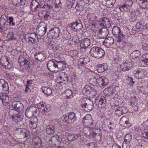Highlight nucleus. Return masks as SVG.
Listing matches in <instances>:
<instances>
[{
	"label": "nucleus",
	"instance_id": "1",
	"mask_svg": "<svg viewBox=\"0 0 148 148\" xmlns=\"http://www.w3.org/2000/svg\"><path fill=\"white\" fill-rule=\"evenodd\" d=\"M8 14L6 13L1 15L0 18V32L3 33L6 29L8 25L11 28L15 25V21L12 16L8 17Z\"/></svg>",
	"mask_w": 148,
	"mask_h": 148
},
{
	"label": "nucleus",
	"instance_id": "2",
	"mask_svg": "<svg viewBox=\"0 0 148 148\" xmlns=\"http://www.w3.org/2000/svg\"><path fill=\"white\" fill-rule=\"evenodd\" d=\"M65 62L62 61H58L53 59L49 61L47 64V69L50 72L57 73L64 69Z\"/></svg>",
	"mask_w": 148,
	"mask_h": 148
},
{
	"label": "nucleus",
	"instance_id": "3",
	"mask_svg": "<svg viewBox=\"0 0 148 148\" xmlns=\"http://www.w3.org/2000/svg\"><path fill=\"white\" fill-rule=\"evenodd\" d=\"M79 101L81 107L86 112H89L93 109L94 103L90 99L81 98Z\"/></svg>",
	"mask_w": 148,
	"mask_h": 148
},
{
	"label": "nucleus",
	"instance_id": "4",
	"mask_svg": "<svg viewBox=\"0 0 148 148\" xmlns=\"http://www.w3.org/2000/svg\"><path fill=\"white\" fill-rule=\"evenodd\" d=\"M18 63L20 65L22 71L25 70H29L30 68L29 59L24 55H20L18 60Z\"/></svg>",
	"mask_w": 148,
	"mask_h": 148
},
{
	"label": "nucleus",
	"instance_id": "5",
	"mask_svg": "<svg viewBox=\"0 0 148 148\" xmlns=\"http://www.w3.org/2000/svg\"><path fill=\"white\" fill-rule=\"evenodd\" d=\"M90 55L97 59L102 58L105 55L104 50L101 48L94 46L91 48L89 51Z\"/></svg>",
	"mask_w": 148,
	"mask_h": 148
},
{
	"label": "nucleus",
	"instance_id": "6",
	"mask_svg": "<svg viewBox=\"0 0 148 148\" xmlns=\"http://www.w3.org/2000/svg\"><path fill=\"white\" fill-rule=\"evenodd\" d=\"M82 27L81 21L80 20H78L70 24L67 27V29H70L71 32H74L79 31Z\"/></svg>",
	"mask_w": 148,
	"mask_h": 148
},
{
	"label": "nucleus",
	"instance_id": "7",
	"mask_svg": "<svg viewBox=\"0 0 148 148\" xmlns=\"http://www.w3.org/2000/svg\"><path fill=\"white\" fill-rule=\"evenodd\" d=\"M63 121L68 123H74L77 119L76 114L73 112H70L67 115H63L62 117Z\"/></svg>",
	"mask_w": 148,
	"mask_h": 148
},
{
	"label": "nucleus",
	"instance_id": "8",
	"mask_svg": "<svg viewBox=\"0 0 148 148\" xmlns=\"http://www.w3.org/2000/svg\"><path fill=\"white\" fill-rule=\"evenodd\" d=\"M60 30L58 27H54L52 28L47 33V36L50 38H56L59 37Z\"/></svg>",
	"mask_w": 148,
	"mask_h": 148
},
{
	"label": "nucleus",
	"instance_id": "9",
	"mask_svg": "<svg viewBox=\"0 0 148 148\" xmlns=\"http://www.w3.org/2000/svg\"><path fill=\"white\" fill-rule=\"evenodd\" d=\"M47 27L46 24L43 22L40 23L38 26L36 32L40 36H42L45 34L47 29Z\"/></svg>",
	"mask_w": 148,
	"mask_h": 148
},
{
	"label": "nucleus",
	"instance_id": "10",
	"mask_svg": "<svg viewBox=\"0 0 148 148\" xmlns=\"http://www.w3.org/2000/svg\"><path fill=\"white\" fill-rule=\"evenodd\" d=\"M133 66V62L130 60H126L125 62L122 63L120 67L123 71H125L131 69Z\"/></svg>",
	"mask_w": 148,
	"mask_h": 148
},
{
	"label": "nucleus",
	"instance_id": "11",
	"mask_svg": "<svg viewBox=\"0 0 148 148\" xmlns=\"http://www.w3.org/2000/svg\"><path fill=\"white\" fill-rule=\"evenodd\" d=\"M12 106L15 110L21 112V114L24 112V110H23V106L19 101H13L12 103Z\"/></svg>",
	"mask_w": 148,
	"mask_h": 148
},
{
	"label": "nucleus",
	"instance_id": "12",
	"mask_svg": "<svg viewBox=\"0 0 148 148\" xmlns=\"http://www.w3.org/2000/svg\"><path fill=\"white\" fill-rule=\"evenodd\" d=\"M109 34L108 29L106 27H104L100 29L97 33L98 39H104Z\"/></svg>",
	"mask_w": 148,
	"mask_h": 148
},
{
	"label": "nucleus",
	"instance_id": "13",
	"mask_svg": "<svg viewBox=\"0 0 148 148\" xmlns=\"http://www.w3.org/2000/svg\"><path fill=\"white\" fill-rule=\"evenodd\" d=\"M37 112L36 107L32 106L28 107L26 110L25 115L28 118H30L33 115L36 114Z\"/></svg>",
	"mask_w": 148,
	"mask_h": 148
},
{
	"label": "nucleus",
	"instance_id": "14",
	"mask_svg": "<svg viewBox=\"0 0 148 148\" xmlns=\"http://www.w3.org/2000/svg\"><path fill=\"white\" fill-rule=\"evenodd\" d=\"M118 37L116 42L117 47L121 48H124L126 45V42L124 40L125 38V35H121Z\"/></svg>",
	"mask_w": 148,
	"mask_h": 148
},
{
	"label": "nucleus",
	"instance_id": "15",
	"mask_svg": "<svg viewBox=\"0 0 148 148\" xmlns=\"http://www.w3.org/2000/svg\"><path fill=\"white\" fill-rule=\"evenodd\" d=\"M28 38H25L26 41L29 44H35L36 42V39L38 36L35 33H29L28 34Z\"/></svg>",
	"mask_w": 148,
	"mask_h": 148
},
{
	"label": "nucleus",
	"instance_id": "16",
	"mask_svg": "<svg viewBox=\"0 0 148 148\" xmlns=\"http://www.w3.org/2000/svg\"><path fill=\"white\" fill-rule=\"evenodd\" d=\"M38 0H33L31 3V8L33 11H37L41 8H42L43 6L38 1Z\"/></svg>",
	"mask_w": 148,
	"mask_h": 148
},
{
	"label": "nucleus",
	"instance_id": "17",
	"mask_svg": "<svg viewBox=\"0 0 148 148\" xmlns=\"http://www.w3.org/2000/svg\"><path fill=\"white\" fill-rule=\"evenodd\" d=\"M34 56L36 60L40 62L43 61L46 58L45 53L44 52H37L34 54Z\"/></svg>",
	"mask_w": 148,
	"mask_h": 148
},
{
	"label": "nucleus",
	"instance_id": "18",
	"mask_svg": "<svg viewBox=\"0 0 148 148\" xmlns=\"http://www.w3.org/2000/svg\"><path fill=\"white\" fill-rule=\"evenodd\" d=\"M106 99L104 97L99 99H96V103L99 108H103L106 106Z\"/></svg>",
	"mask_w": 148,
	"mask_h": 148
},
{
	"label": "nucleus",
	"instance_id": "19",
	"mask_svg": "<svg viewBox=\"0 0 148 148\" xmlns=\"http://www.w3.org/2000/svg\"><path fill=\"white\" fill-rule=\"evenodd\" d=\"M38 107L40 112L44 113L49 112L50 110L49 105L44 106V104H41V103L38 104Z\"/></svg>",
	"mask_w": 148,
	"mask_h": 148
},
{
	"label": "nucleus",
	"instance_id": "20",
	"mask_svg": "<svg viewBox=\"0 0 148 148\" xmlns=\"http://www.w3.org/2000/svg\"><path fill=\"white\" fill-rule=\"evenodd\" d=\"M114 42V38L112 37H109L106 39L103 43L107 47H109L113 45Z\"/></svg>",
	"mask_w": 148,
	"mask_h": 148
},
{
	"label": "nucleus",
	"instance_id": "21",
	"mask_svg": "<svg viewBox=\"0 0 148 148\" xmlns=\"http://www.w3.org/2000/svg\"><path fill=\"white\" fill-rule=\"evenodd\" d=\"M90 40L88 38L82 39L81 41L80 46L82 48L86 49L90 46Z\"/></svg>",
	"mask_w": 148,
	"mask_h": 148
},
{
	"label": "nucleus",
	"instance_id": "22",
	"mask_svg": "<svg viewBox=\"0 0 148 148\" xmlns=\"http://www.w3.org/2000/svg\"><path fill=\"white\" fill-rule=\"evenodd\" d=\"M62 140V139L58 135H55L53 136L50 139V141L55 145L58 143L61 142Z\"/></svg>",
	"mask_w": 148,
	"mask_h": 148
},
{
	"label": "nucleus",
	"instance_id": "23",
	"mask_svg": "<svg viewBox=\"0 0 148 148\" xmlns=\"http://www.w3.org/2000/svg\"><path fill=\"white\" fill-rule=\"evenodd\" d=\"M112 33L114 36H118V37L121 36V35H124L122 32H121L120 28L117 26H115L112 28Z\"/></svg>",
	"mask_w": 148,
	"mask_h": 148
},
{
	"label": "nucleus",
	"instance_id": "24",
	"mask_svg": "<svg viewBox=\"0 0 148 148\" xmlns=\"http://www.w3.org/2000/svg\"><path fill=\"white\" fill-rule=\"evenodd\" d=\"M87 18L90 21L93 23H97L98 20L97 16L93 13H90L88 14L87 16Z\"/></svg>",
	"mask_w": 148,
	"mask_h": 148
},
{
	"label": "nucleus",
	"instance_id": "25",
	"mask_svg": "<svg viewBox=\"0 0 148 148\" xmlns=\"http://www.w3.org/2000/svg\"><path fill=\"white\" fill-rule=\"evenodd\" d=\"M0 87H2L3 90L7 91L8 90V84L4 79H0Z\"/></svg>",
	"mask_w": 148,
	"mask_h": 148
},
{
	"label": "nucleus",
	"instance_id": "26",
	"mask_svg": "<svg viewBox=\"0 0 148 148\" xmlns=\"http://www.w3.org/2000/svg\"><path fill=\"white\" fill-rule=\"evenodd\" d=\"M55 130V127L53 125L47 126L46 129L47 133L48 134H53Z\"/></svg>",
	"mask_w": 148,
	"mask_h": 148
},
{
	"label": "nucleus",
	"instance_id": "27",
	"mask_svg": "<svg viewBox=\"0 0 148 148\" xmlns=\"http://www.w3.org/2000/svg\"><path fill=\"white\" fill-rule=\"evenodd\" d=\"M140 61L141 63L143 62L144 63L145 66L148 65V53H145L143 55V56L140 57Z\"/></svg>",
	"mask_w": 148,
	"mask_h": 148
},
{
	"label": "nucleus",
	"instance_id": "28",
	"mask_svg": "<svg viewBox=\"0 0 148 148\" xmlns=\"http://www.w3.org/2000/svg\"><path fill=\"white\" fill-rule=\"evenodd\" d=\"M21 114V112L17 114H15L11 116V118L14 121L18 122L19 121H20L22 119V115H20Z\"/></svg>",
	"mask_w": 148,
	"mask_h": 148
},
{
	"label": "nucleus",
	"instance_id": "29",
	"mask_svg": "<svg viewBox=\"0 0 148 148\" xmlns=\"http://www.w3.org/2000/svg\"><path fill=\"white\" fill-rule=\"evenodd\" d=\"M41 90L44 94L47 96H49L52 92V90L50 88H47L45 86L42 87Z\"/></svg>",
	"mask_w": 148,
	"mask_h": 148
},
{
	"label": "nucleus",
	"instance_id": "30",
	"mask_svg": "<svg viewBox=\"0 0 148 148\" xmlns=\"http://www.w3.org/2000/svg\"><path fill=\"white\" fill-rule=\"evenodd\" d=\"M90 58L88 56L82 57L80 58L79 60V62L81 65H85L89 62Z\"/></svg>",
	"mask_w": 148,
	"mask_h": 148
},
{
	"label": "nucleus",
	"instance_id": "31",
	"mask_svg": "<svg viewBox=\"0 0 148 148\" xmlns=\"http://www.w3.org/2000/svg\"><path fill=\"white\" fill-rule=\"evenodd\" d=\"M80 135L79 134H69L68 136V139L70 141H73L79 138Z\"/></svg>",
	"mask_w": 148,
	"mask_h": 148
},
{
	"label": "nucleus",
	"instance_id": "32",
	"mask_svg": "<svg viewBox=\"0 0 148 148\" xmlns=\"http://www.w3.org/2000/svg\"><path fill=\"white\" fill-rule=\"evenodd\" d=\"M34 147L35 148H40L41 145V141L39 137H36L34 138Z\"/></svg>",
	"mask_w": 148,
	"mask_h": 148
},
{
	"label": "nucleus",
	"instance_id": "33",
	"mask_svg": "<svg viewBox=\"0 0 148 148\" xmlns=\"http://www.w3.org/2000/svg\"><path fill=\"white\" fill-rule=\"evenodd\" d=\"M0 99H1L3 103L8 104L10 102L9 96L6 94L0 95Z\"/></svg>",
	"mask_w": 148,
	"mask_h": 148
},
{
	"label": "nucleus",
	"instance_id": "34",
	"mask_svg": "<svg viewBox=\"0 0 148 148\" xmlns=\"http://www.w3.org/2000/svg\"><path fill=\"white\" fill-rule=\"evenodd\" d=\"M99 22H102L101 24L103 25V26H109L110 25V22L108 19L106 17L100 18Z\"/></svg>",
	"mask_w": 148,
	"mask_h": 148
},
{
	"label": "nucleus",
	"instance_id": "35",
	"mask_svg": "<svg viewBox=\"0 0 148 148\" xmlns=\"http://www.w3.org/2000/svg\"><path fill=\"white\" fill-rule=\"evenodd\" d=\"M92 116L90 114H88L84 117L82 120L84 123L89 124L92 121Z\"/></svg>",
	"mask_w": 148,
	"mask_h": 148
},
{
	"label": "nucleus",
	"instance_id": "36",
	"mask_svg": "<svg viewBox=\"0 0 148 148\" xmlns=\"http://www.w3.org/2000/svg\"><path fill=\"white\" fill-rule=\"evenodd\" d=\"M140 7L143 9L148 8V1L147 0H139Z\"/></svg>",
	"mask_w": 148,
	"mask_h": 148
},
{
	"label": "nucleus",
	"instance_id": "37",
	"mask_svg": "<svg viewBox=\"0 0 148 148\" xmlns=\"http://www.w3.org/2000/svg\"><path fill=\"white\" fill-rule=\"evenodd\" d=\"M61 34L62 38L65 40H67L70 38V35L66 29L63 30Z\"/></svg>",
	"mask_w": 148,
	"mask_h": 148
},
{
	"label": "nucleus",
	"instance_id": "38",
	"mask_svg": "<svg viewBox=\"0 0 148 148\" xmlns=\"http://www.w3.org/2000/svg\"><path fill=\"white\" fill-rule=\"evenodd\" d=\"M38 16L40 17L43 18L44 20L46 21L50 16V12L46 11H43L41 13H40Z\"/></svg>",
	"mask_w": 148,
	"mask_h": 148
},
{
	"label": "nucleus",
	"instance_id": "39",
	"mask_svg": "<svg viewBox=\"0 0 148 148\" xmlns=\"http://www.w3.org/2000/svg\"><path fill=\"white\" fill-rule=\"evenodd\" d=\"M132 59H135L139 58L140 56V52L138 50L133 51L130 55Z\"/></svg>",
	"mask_w": 148,
	"mask_h": 148
},
{
	"label": "nucleus",
	"instance_id": "40",
	"mask_svg": "<svg viewBox=\"0 0 148 148\" xmlns=\"http://www.w3.org/2000/svg\"><path fill=\"white\" fill-rule=\"evenodd\" d=\"M91 88L88 85H86L82 89V93L86 95H87L90 94Z\"/></svg>",
	"mask_w": 148,
	"mask_h": 148
},
{
	"label": "nucleus",
	"instance_id": "41",
	"mask_svg": "<svg viewBox=\"0 0 148 148\" xmlns=\"http://www.w3.org/2000/svg\"><path fill=\"white\" fill-rule=\"evenodd\" d=\"M85 3L83 1L81 0L79 1L76 6V9L80 11L84 9Z\"/></svg>",
	"mask_w": 148,
	"mask_h": 148
},
{
	"label": "nucleus",
	"instance_id": "42",
	"mask_svg": "<svg viewBox=\"0 0 148 148\" xmlns=\"http://www.w3.org/2000/svg\"><path fill=\"white\" fill-rule=\"evenodd\" d=\"M130 8H131L130 6L126 5L125 4L120 5L119 7L120 10L121 11L123 12H127L129 11L130 10Z\"/></svg>",
	"mask_w": 148,
	"mask_h": 148
},
{
	"label": "nucleus",
	"instance_id": "43",
	"mask_svg": "<svg viewBox=\"0 0 148 148\" xmlns=\"http://www.w3.org/2000/svg\"><path fill=\"white\" fill-rule=\"evenodd\" d=\"M55 1L53 0H48L47 1V5H44V8H48V9H49V8H51L52 6V5H55Z\"/></svg>",
	"mask_w": 148,
	"mask_h": 148
},
{
	"label": "nucleus",
	"instance_id": "44",
	"mask_svg": "<svg viewBox=\"0 0 148 148\" xmlns=\"http://www.w3.org/2000/svg\"><path fill=\"white\" fill-rule=\"evenodd\" d=\"M142 136L144 138L145 142L148 141V130L145 129L142 132Z\"/></svg>",
	"mask_w": 148,
	"mask_h": 148
},
{
	"label": "nucleus",
	"instance_id": "45",
	"mask_svg": "<svg viewBox=\"0 0 148 148\" xmlns=\"http://www.w3.org/2000/svg\"><path fill=\"white\" fill-rule=\"evenodd\" d=\"M115 0H108L106 6L108 8H112L115 3Z\"/></svg>",
	"mask_w": 148,
	"mask_h": 148
},
{
	"label": "nucleus",
	"instance_id": "46",
	"mask_svg": "<svg viewBox=\"0 0 148 148\" xmlns=\"http://www.w3.org/2000/svg\"><path fill=\"white\" fill-rule=\"evenodd\" d=\"M107 67H104V66L102 64H99L97 70L98 72L102 73L107 70Z\"/></svg>",
	"mask_w": 148,
	"mask_h": 148
},
{
	"label": "nucleus",
	"instance_id": "47",
	"mask_svg": "<svg viewBox=\"0 0 148 148\" xmlns=\"http://www.w3.org/2000/svg\"><path fill=\"white\" fill-rule=\"evenodd\" d=\"M60 78L63 81H68L69 79L67 75L64 72L62 73Z\"/></svg>",
	"mask_w": 148,
	"mask_h": 148
},
{
	"label": "nucleus",
	"instance_id": "48",
	"mask_svg": "<svg viewBox=\"0 0 148 148\" xmlns=\"http://www.w3.org/2000/svg\"><path fill=\"white\" fill-rule=\"evenodd\" d=\"M18 129L19 130L21 134H24V137L27 138L28 137L29 135L28 132L25 129H22L21 128H18Z\"/></svg>",
	"mask_w": 148,
	"mask_h": 148
},
{
	"label": "nucleus",
	"instance_id": "49",
	"mask_svg": "<svg viewBox=\"0 0 148 148\" xmlns=\"http://www.w3.org/2000/svg\"><path fill=\"white\" fill-rule=\"evenodd\" d=\"M14 34L12 32H10L8 34L7 38L9 40H15L16 38L14 37Z\"/></svg>",
	"mask_w": 148,
	"mask_h": 148
},
{
	"label": "nucleus",
	"instance_id": "50",
	"mask_svg": "<svg viewBox=\"0 0 148 148\" xmlns=\"http://www.w3.org/2000/svg\"><path fill=\"white\" fill-rule=\"evenodd\" d=\"M54 6L55 7V9L56 10H54V11H55L57 12L58 11L60 10L61 7L62 6V4L60 1V2L58 4L56 3V4Z\"/></svg>",
	"mask_w": 148,
	"mask_h": 148
},
{
	"label": "nucleus",
	"instance_id": "51",
	"mask_svg": "<svg viewBox=\"0 0 148 148\" xmlns=\"http://www.w3.org/2000/svg\"><path fill=\"white\" fill-rule=\"evenodd\" d=\"M71 2L70 5H71L72 8H75L76 9V6H77V3L75 0H69Z\"/></svg>",
	"mask_w": 148,
	"mask_h": 148
},
{
	"label": "nucleus",
	"instance_id": "52",
	"mask_svg": "<svg viewBox=\"0 0 148 148\" xmlns=\"http://www.w3.org/2000/svg\"><path fill=\"white\" fill-rule=\"evenodd\" d=\"M108 83V79L106 77H105L104 79H103V80L101 82V84L100 85H101L102 86H104L107 85Z\"/></svg>",
	"mask_w": 148,
	"mask_h": 148
},
{
	"label": "nucleus",
	"instance_id": "53",
	"mask_svg": "<svg viewBox=\"0 0 148 148\" xmlns=\"http://www.w3.org/2000/svg\"><path fill=\"white\" fill-rule=\"evenodd\" d=\"M131 140V136L129 134H127L125 137L124 140L125 142L127 141L128 143H129L130 141Z\"/></svg>",
	"mask_w": 148,
	"mask_h": 148
},
{
	"label": "nucleus",
	"instance_id": "54",
	"mask_svg": "<svg viewBox=\"0 0 148 148\" xmlns=\"http://www.w3.org/2000/svg\"><path fill=\"white\" fill-rule=\"evenodd\" d=\"M125 3L126 5L129 6L131 8V6L133 4L132 1V0H125Z\"/></svg>",
	"mask_w": 148,
	"mask_h": 148
},
{
	"label": "nucleus",
	"instance_id": "55",
	"mask_svg": "<svg viewBox=\"0 0 148 148\" xmlns=\"http://www.w3.org/2000/svg\"><path fill=\"white\" fill-rule=\"evenodd\" d=\"M126 120H127V119L126 117L123 116L120 119V123L122 124L123 125L125 122L126 121Z\"/></svg>",
	"mask_w": 148,
	"mask_h": 148
},
{
	"label": "nucleus",
	"instance_id": "56",
	"mask_svg": "<svg viewBox=\"0 0 148 148\" xmlns=\"http://www.w3.org/2000/svg\"><path fill=\"white\" fill-rule=\"evenodd\" d=\"M66 96L67 97L70 96L72 94V92L70 90H66L65 92Z\"/></svg>",
	"mask_w": 148,
	"mask_h": 148
},
{
	"label": "nucleus",
	"instance_id": "57",
	"mask_svg": "<svg viewBox=\"0 0 148 148\" xmlns=\"http://www.w3.org/2000/svg\"><path fill=\"white\" fill-rule=\"evenodd\" d=\"M104 77H105L104 76H102L100 77L97 79V82L99 84H101V82L103 80Z\"/></svg>",
	"mask_w": 148,
	"mask_h": 148
},
{
	"label": "nucleus",
	"instance_id": "58",
	"mask_svg": "<svg viewBox=\"0 0 148 148\" xmlns=\"http://www.w3.org/2000/svg\"><path fill=\"white\" fill-rule=\"evenodd\" d=\"M108 127L110 130V131L111 132V131L113 129L114 127V123L112 122H110Z\"/></svg>",
	"mask_w": 148,
	"mask_h": 148
},
{
	"label": "nucleus",
	"instance_id": "59",
	"mask_svg": "<svg viewBox=\"0 0 148 148\" xmlns=\"http://www.w3.org/2000/svg\"><path fill=\"white\" fill-rule=\"evenodd\" d=\"M137 26H138V28L139 29V30L140 31H141L143 30L144 28L143 27V25H140L139 23H137V24L136 25V27H137Z\"/></svg>",
	"mask_w": 148,
	"mask_h": 148
},
{
	"label": "nucleus",
	"instance_id": "60",
	"mask_svg": "<svg viewBox=\"0 0 148 148\" xmlns=\"http://www.w3.org/2000/svg\"><path fill=\"white\" fill-rule=\"evenodd\" d=\"M95 138L97 139V140L101 141L102 138V133H101L99 134L98 135H97Z\"/></svg>",
	"mask_w": 148,
	"mask_h": 148
},
{
	"label": "nucleus",
	"instance_id": "61",
	"mask_svg": "<svg viewBox=\"0 0 148 148\" xmlns=\"http://www.w3.org/2000/svg\"><path fill=\"white\" fill-rule=\"evenodd\" d=\"M5 60L4 61H5V62L4 63H2V64L5 67V66H6V65L7 66V65L9 64V62H8V58L6 57L5 58Z\"/></svg>",
	"mask_w": 148,
	"mask_h": 148
},
{
	"label": "nucleus",
	"instance_id": "62",
	"mask_svg": "<svg viewBox=\"0 0 148 148\" xmlns=\"http://www.w3.org/2000/svg\"><path fill=\"white\" fill-rule=\"evenodd\" d=\"M122 147L123 148H130V146L129 145V144H127V143L125 142L123 143Z\"/></svg>",
	"mask_w": 148,
	"mask_h": 148
},
{
	"label": "nucleus",
	"instance_id": "63",
	"mask_svg": "<svg viewBox=\"0 0 148 148\" xmlns=\"http://www.w3.org/2000/svg\"><path fill=\"white\" fill-rule=\"evenodd\" d=\"M89 136L90 137L95 138L97 134L94 132H92L89 133Z\"/></svg>",
	"mask_w": 148,
	"mask_h": 148
},
{
	"label": "nucleus",
	"instance_id": "64",
	"mask_svg": "<svg viewBox=\"0 0 148 148\" xmlns=\"http://www.w3.org/2000/svg\"><path fill=\"white\" fill-rule=\"evenodd\" d=\"M6 75L7 78L10 80H12L14 79V77L13 76L10 75L8 73Z\"/></svg>",
	"mask_w": 148,
	"mask_h": 148
}]
</instances>
